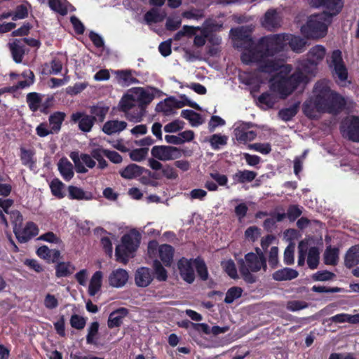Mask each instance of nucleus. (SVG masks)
Returning a JSON list of instances; mask_svg holds the SVG:
<instances>
[{
	"instance_id": "obj_61",
	"label": "nucleus",
	"mask_w": 359,
	"mask_h": 359,
	"mask_svg": "<svg viewBox=\"0 0 359 359\" xmlns=\"http://www.w3.org/2000/svg\"><path fill=\"white\" fill-rule=\"evenodd\" d=\"M334 276V273L328 271H318L313 275V279L316 281H327Z\"/></svg>"
},
{
	"instance_id": "obj_21",
	"label": "nucleus",
	"mask_w": 359,
	"mask_h": 359,
	"mask_svg": "<svg viewBox=\"0 0 359 359\" xmlns=\"http://www.w3.org/2000/svg\"><path fill=\"white\" fill-rule=\"evenodd\" d=\"M111 73L115 76L116 82L121 86H128L137 82L130 70H111Z\"/></svg>"
},
{
	"instance_id": "obj_25",
	"label": "nucleus",
	"mask_w": 359,
	"mask_h": 359,
	"mask_svg": "<svg viewBox=\"0 0 359 359\" xmlns=\"http://www.w3.org/2000/svg\"><path fill=\"white\" fill-rule=\"evenodd\" d=\"M299 275L297 271L290 268H283L276 271L272 278L276 281H287L296 278Z\"/></svg>"
},
{
	"instance_id": "obj_5",
	"label": "nucleus",
	"mask_w": 359,
	"mask_h": 359,
	"mask_svg": "<svg viewBox=\"0 0 359 359\" xmlns=\"http://www.w3.org/2000/svg\"><path fill=\"white\" fill-rule=\"evenodd\" d=\"M326 50L321 45H316L309 51L307 59L299 62L295 72L292 75H297V78L305 79L299 83L300 87L306 85L310 78L314 76L317 72V65L324 59Z\"/></svg>"
},
{
	"instance_id": "obj_12",
	"label": "nucleus",
	"mask_w": 359,
	"mask_h": 359,
	"mask_svg": "<svg viewBox=\"0 0 359 359\" xmlns=\"http://www.w3.org/2000/svg\"><path fill=\"white\" fill-rule=\"evenodd\" d=\"M180 277L186 283L191 284L195 280L194 259L182 258L177 264Z\"/></svg>"
},
{
	"instance_id": "obj_46",
	"label": "nucleus",
	"mask_w": 359,
	"mask_h": 359,
	"mask_svg": "<svg viewBox=\"0 0 359 359\" xmlns=\"http://www.w3.org/2000/svg\"><path fill=\"white\" fill-rule=\"evenodd\" d=\"M64 187L65 184L58 179L52 180L50 184V188L53 195L58 198H62L65 196V193L63 191Z\"/></svg>"
},
{
	"instance_id": "obj_49",
	"label": "nucleus",
	"mask_w": 359,
	"mask_h": 359,
	"mask_svg": "<svg viewBox=\"0 0 359 359\" xmlns=\"http://www.w3.org/2000/svg\"><path fill=\"white\" fill-rule=\"evenodd\" d=\"M242 289L239 287H233L228 290L226 294L224 302L227 304L232 303L234 300L239 298L242 294Z\"/></svg>"
},
{
	"instance_id": "obj_32",
	"label": "nucleus",
	"mask_w": 359,
	"mask_h": 359,
	"mask_svg": "<svg viewBox=\"0 0 359 359\" xmlns=\"http://www.w3.org/2000/svg\"><path fill=\"white\" fill-rule=\"evenodd\" d=\"M359 263V245L351 247L346 254L345 264L351 268Z\"/></svg>"
},
{
	"instance_id": "obj_10",
	"label": "nucleus",
	"mask_w": 359,
	"mask_h": 359,
	"mask_svg": "<svg viewBox=\"0 0 359 359\" xmlns=\"http://www.w3.org/2000/svg\"><path fill=\"white\" fill-rule=\"evenodd\" d=\"M329 65L337 82L344 85L343 83L346 82L347 79L348 72L343 62L341 51L336 50L332 52Z\"/></svg>"
},
{
	"instance_id": "obj_42",
	"label": "nucleus",
	"mask_w": 359,
	"mask_h": 359,
	"mask_svg": "<svg viewBox=\"0 0 359 359\" xmlns=\"http://www.w3.org/2000/svg\"><path fill=\"white\" fill-rule=\"evenodd\" d=\"M339 257V251L336 248L328 247L324 253V262L326 264L335 265Z\"/></svg>"
},
{
	"instance_id": "obj_23",
	"label": "nucleus",
	"mask_w": 359,
	"mask_h": 359,
	"mask_svg": "<svg viewBox=\"0 0 359 359\" xmlns=\"http://www.w3.org/2000/svg\"><path fill=\"white\" fill-rule=\"evenodd\" d=\"M181 156L180 150L171 146H158V160L170 161Z\"/></svg>"
},
{
	"instance_id": "obj_13",
	"label": "nucleus",
	"mask_w": 359,
	"mask_h": 359,
	"mask_svg": "<svg viewBox=\"0 0 359 359\" xmlns=\"http://www.w3.org/2000/svg\"><path fill=\"white\" fill-rule=\"evenodd\" d=\"M70 158L75 165L76 171L79 173H86L88 171L85 165L88 168H93L95 166V161L88 154L72 152Z\"/></svg>"
},
{
	"instance_id": "obj_62",
	"label": "nucleus",
	"mask_w": 359,
	"mask_h": 359,
	"mask_svg": "<svg viewBox=\"0 0 359 359\" xmlns=\"http://www.w3.org/2000/svg\"><path fill=\"white\" fill-rule=\"evenodd\" d=\"M225 124V121L218 116H212L209 121L208 127L210 132H213L218 126Z\"/></svg>"
},
{
	"instance_id": "obj_58",
	"label": "nucleus",
	"mask_w": 359,
	"mask_h": 359,
	"mask_svg": "<svg viewBox=\"0 0 359 359\" xmlns=\"http://www.w3.org/2000/svg\"><path fill=\"white\" fill-rule=\"evenodd\" d=\"M294 245L290 243L284 252V262L285 264L290 265L294 263Z\"/></svg>"
},
{
	"instance_id": "obj_38",
	"label": "nucleus",
	"mask_w": 359,
	"mask_h": 359,
	"mask_svg": "<svg viewBox=\"0 0 359 359\" xmlns=\"http://www.w3.org/2000/svg\"><path fill=\"white\" fill-rule=\"evenodd\" d=\"M74 269L70 262H59L55 266V275L58 278L66 277L72 274Z\"/></svg>"
},
{
	"instance_id": "obj_19",
	"label": "nucleus",
	"mask_w": 359,
	"mask_h": 359,
	"mask_svg": "<svg viewBox=\"0 0 359 359\" xmlns=\"http://www.w3.org/2000/svg\"><path fill=\"white\" fill-rule=\"evenodd\" d=\"M153 280L151 270L147 267L138 269L135 273V282L138 287H147Z\"/></svg>"
},
{
	"instance_id": "obj_52",
	"label": "nucleus",
	"mask_w": 359,
	"mask_h": 359,
	"mask_svg": "<svg viewBox=\"0 0 359 359\" xmlns=\"http://www.w3.org/2000/svg\"><path fill=\"white\" fill-rule=\"evenodd\" d=\"M22 76L25 79L24 81H20L18 83L16 88H25L34 83V75L32 71H25L22 74Z\"/></svg>"
},
{
	"instance_id": "obj_44",
	"label": "nucleus",
	"mask_w": 359,
	"mask_h": 359,
	"mask_svg": "<svg viewBox=\"0 0 359 359\" xmlns=\"http://www.w3.org/2000/svg\"><path fill=\"white\" fill-rule=\"evenodd\" d=\"M319 250L317 248H311L309 250L307 264L311 269H315L319 263Z\"/></svg>"
},
{
	"instance_id": "obj_51",
	"label": "nucleus",
	"mask_w": 359,
	"mask_h": 359,
	"mask_svg": "<svg viewBox=\"0 0 359 359\" xmlns=\"http://www.w3.org/2000/svg\"><path fill=\"white\" fill-rule=\"evenodd\" d=\"M149 149L144 147L140 149H135L130 152V157L134 161H141L148 154Z\"/></svg>"
},
{
	"instance_id": "obj_17",
	"label": "nucleus",
	"mask_w": 359,
	"mask_h": 359,
	"mask_svg": "<svg viewBox=\"0 0 359 359\" xmlns=\"http://www.w3.org/2000/svg\"><path fill=\"white\" fill-rule=\"evenodd\" d=\"M262 25L266 29L272 30L280 26L281 18L275 9H269L262 20Z\"/></svg>"
},
{
	"instance_id": "obj_64",
	"label": "nucleus",
	"mask_w": 359,
	"mask_h": 359,
	"mask_svg": "<svg viewBox=\"0 0 359 359\" xmlns=\"http://www.w3.org/2000/svg\"><path fill=\"white\" fill-rule=\"evenodd\" d=\"M245 236L248 239L255 241L260 236V229L256 226H250L246 229Z\"/></svg>"
},
{
	"instance_id": "obj_20",
	"label": "nucleus",
	"mask_w": 359,
	"mask_h": 359,
	"mask_svg": "<svg viewBox=\"0 0 359 359\" xmlns=\"http://www.w3.org/2000/svg\"><path fill=\"white\" fill-rule=\"evenodd\" d=\"M72 120L78 122L79 129L83 132L90 131L94 124L93 117L79 112L72 115Z\"/></svg>"
},
{
	"instance_id": "obj_16",
	"label": "nucleus",
	"mask_w": 359,
	"mask_h": 359,
	"mask_svg": "<svg viewBox=\"0 0 359 359\" xmlns=\"http://www.w3.org/2000/svg\"><path fill=\"white\" fill-rule=\"evenodd\" d=\"M129 274L126 269H117L111 271L109 276V284L114 287H122L128 282Z\"/></svg>"
},
{
	"instance_id": "obj_11",
	"label": "nucleus",
	"mask_w": 359,
	"mask_h": 359,
	"mask_svg": "<svg viewBox=\"0 0 359 359\" xmlns=\"http://www.w3.org/2000/svg\"><path fill=\"white\" fill-rule=\"evenodd\" d=\"M343 136L359 142V116H348L341 126Z\"/></svg>"
},
{
	"instance_id": "obj_60",
	"label": "nucleus",
	"mask_w": 359,
	"mask_h": 359,
	"mask_svg": "<svg viewBox=\"0 0 359 359\" xmlns=\"http://www.w3.org/2000/svg\"><path fill=\"white\" fill-rule=\"evenodd\" d=\"M308 306V304L302 301H290L287 304V309L290 311H297Z\"/></svg>"
},
{
	"instance_id": "obj_56",
	"label": "nucleus",
	"mask_w": 359,
	"mask_h": 359,
	"mask_svg": "<svg viewBox=\"0 0 359 359\" xmlns=\"http://www.w3.org/2000/svg\"><path fill=\"white\" fill-rule=\"evenodd\" d=\"M99 329V323L93 322L88 328V333L86 337L87 343L89 344H95V337L96 336Z\"/></svg>"
},
{
	"instance_id": "obj_33",
	"label": "nucleus",
	"mask_w": 359,
	"mask_h": 359,
	"mask_svg": "<svg viewBox=\"0 0 359 359\" xmlns=\"http://www.w3.org/2000/svg\"><path fill=\"white\" fill-rule=\"evenodd\" d=\"M257 176L254 171L244 170H238L233 175V180L235 183H245L252 182Z\"/></svg>"
},
{
	"instance_id": "obj_41",
	"label": "nucleus",
	"mask_w": 359,
	"mask_h": 359,
	"mask_svg": "<svg viewBox=\"0 0 359 359\" xmlns=\"http://www.w3.org/2000/svg\"><path fill=\"white\" fill-rule=\"evenodd\" d=\"M51 10L65 15L68 12V4L65 0H48Z\"/></svg>"
},
{
	"instance_id": "obj_59",
	"label": "nucleus",
	"mask_w": 359,
	"mask_h": 359,
	"mask_svg": "<svg viewBox=\"0 0 359 359\" xmlns=\"http://www.w3.org/2000/svg\"><path fill=\"white\" fill-rule=\"evenodd\" d=\"M308 151L305 150L304 153L299 156H297L294 160V172L296 175H299L302 170L303 162L306 158Z\"/></svg>"
},
{
	"instance_id": "obj_22",
	"label": "nucleus",
	"mask_w": 359,
	"mask_h": 359,
	"mask_svg": "<svg viewBox=\"0 0 359 359\" xmlns=\"http://www.w3.org/2000/svg\"><path fill=\"white\" fill-rule=\"evenodd\" d=\"M247 124L242 123L234 129V135L237 141L245 144L255 139L257 134L252 130L246 129Z\"/></svg>"
},
{
	"instance_id": "obj_48",
	"label": "nucleus",
	"mask_w": 359,
	"mask_h": 359,
	"mask_svg": "<svg viewBox=\"0 0 359 359\" xmlns=\"http://www.w3.org/2000/svg\"><path fill=\"white\" fill-rule=\"evenodd\" d=\"M196 269L197 273L203 280H206L208 278V272L205 262L200 259H194V269Z\"/></svg>"
},
{
	"instance_id": "obj_26",
	"label": "nucleus",
	"mask_w": 359,
	"mask_h": 359,
	"mask_svg": "<svg viewBox=\"0 0 359 359\" xmlns=\"http://www.w3.org/2000/svg\"><path fill=\"white\" fill-rule=\"evenodd\" d=\"M57 167L65 180L69 181L74 177L73 165L67 158H61L57 163Z\"/></svg>"
},
{
	"instance_id": "obj_27",
	"label": "nucleus",
	"mask_w": 359,
	"mask_h": 359,
	"mask_svg": "<svg viewBox=\"0 0 359 359\" xmlns=\"http://www.w3.org/2000/svg\"><path fill=\"white\" fill-rule=\"evenodd\" d=\"M102 278L103 273L102 271H97L93 273L88 285V294L90 296H95L100 290Z\"/></svg>"
},
{
	"instance_id": "obj_24",
	"label": "nucleus",
	"mask_w": 359,
	"mask_h": 359,
	"mask_svg": "<svg viewBox=\"0 0 359 359\" xmlns=\"http://www.w3.org/2000/svg\"><path fill=\"white\" fill-rule=\"evenodd\" d=\"M127 125V123L124 121L110 120L103 125L102 131L105 134L111 135L123 131L126 128Z\"/></svg>"
},
{
	"instance_id": "obj_45",
	"label": "nucleus",
	"mask_w": 359,
	"mask_h": 359,
	"mask_svg": "<svg viewBox=\"0 0 359 359\" xmlns=\"http://www.w3.org/2000/svg\"><path fill=\"white\" fill-rule=\"evenodd\" d=\"M222 267L224 271L231 278H238V272L236 267V264L234 262L229 259H226L222 262Z\"/></svg>"
},
{
	"instance_id": "obj_28",
	"label": "nucleus",
	"mask_w": 359,
	"mask_h": 359,
	"mask_svg": "<svg viewBox=\"0 0 359 359\" xmlns=\"http://www.w3.org/2000/svg\"><path fill=\"white\" fill-rule=\"evenodd\" d=\"M174 249L170 245H161L158 247V258L165 266H170L172 262Z\"/></svg>"
},
{
	"instance_id": "obj_30",
	"label": "nucleus",
	"mask_w": 359,
	"mask_h": 359,
	"mask_svg": "<svg viewBox=\"0 0 359 359\" xmlns=\"http://www.w3.org/2000/svg\"><path fill=\"white\" fill-rule=\"evenodd\" d=\"M143 172V168L137 164H130L123 170H120V175L122 177L131 180L139 177Z\"/></svg>"
},
{
	"instance_id": "obj_8",
	"label": "nucleus",
	"mask_w": 359,
	"mask_h": 359,
	"mask_svg": "<svg viewBox=\"0 0 359 359\" xmlns=\"http://www.w3.org/2000/svg\"><path fill=\"white\" fill-rule=\"evenodd\" d=\"M331 21L330 18L326 13L311 15L306 25L302 27L301 32L306 38H322L326 35L328 25Z\"/></svg>"
},
{
	"instance_id": "obj_14",
	"label": "nucleus",
	"mask_w": 359,
	"mask_h": 359,
	"mask_svg": "<svg viewBox=\"0 0 359 359\" xmlns=\"http://www.w3.org/2000/svg\"><path fill=\"white\" fill-rule=\"evenodd\" d=\"M13 231L17 239L20 243H26L39 233L38 226L32 222L26 223L22 228L15 226Z\"/></svg>"
},
{
	"instance_id": "obj_18",
	"label": "nucleus",
	"mask_w": 359,
	"mask_h": 359,
	"mask_svg": "<svg viewBox=\"0 0 359 359\" xmlns=\"http://www.w3.org/2000/svg\"><path fill=\"white\" fill-rule=\"evenodd\" d=\"M128 314L127 309L121 307L111 312L108 318L107 325L110 329L120 327Z\"/></svg>"
},
{
	"instance_id": "obj_37",
	"label": "nucleus",
	"mask_w": 359,
	"mask_h": 359,
	"mask_svg": "<svg viewBox=\"0 0 359 359\" xmlns=\"http://www.w3.org/2000/svg\"><path fill=\"white\" fill-rule=\"evenodd\" d=\"M20 156L22 163L24 165L27 166L31 169L34 166L35 159L34 150L21 147Z\"/></svg>"
},
{
	"instance_id": "obj_9",
	"label": "nucleus",
	"mask_w": 359,
	"mask_h": 359,
	"mask_svg": "<svg viewBox=\"0 0 359 359\" xmlns=\"http://www.w3.org/2000/svg\"><path fill=\"white\" fill-rule=\"evenodd\" d=\"M186 105L200 109L199 106L196 102L189 101L184 97H182L180 99L170 97L158 102V111H162L165 115H171L175 113L176 109L182 108Z\"/></svg>"
},
{
	"instance_id": "obj_15",
	"label": "nucleus",
	"mask_w": 359,
	"mask_h": 359,
	"mask_svg": "<svg viewBox=\"0 0 359 359\" xmlns=\"http://www.w3.org/2000/svg\"><path fill=\"white\" fill-rule=\"evenodd\" d=\"M318 2V6H322L325 8L324 12L322 13H326L330 18L337 15L343 8L344 1L343 0H317Z\"/></svg>"
},
{
	"instance_id": "obj_43",
	"label": "nucleus",
	"mask_w": 359,
	"mask_h": 359,
	"mask_svg": "<svg viewBox=\"0 0 359 359\" xmlns=\"http://www.w3.org/2000/svg\"><path fill=\"white\" fill-rule=\"evenodd\" d=\"M144 20L145 23L150 27L151 30L156 32V23H157V9L153 8L144 15Z\"/></svg>"
},
{
	"instance_id": "obj_55",
	"label": "nucleus",
	"mask_w": 359,
	"mask_h": 359,
	"mask_svg": "<svg viewBox=\"0 0 359 359\" xmlns=\"http://www.w3.org/2000/svg\"><path fill=\"white\" fill-rule=\"evenodd\" d=\"M248 148L262 154H268L271 151V145L269 143H255L250 144Z\"/></svg>"
},
{
	"instance_id": "obj_39",
	"label": "nucleus",
	"mask_w": 359,
	"mask_h": 359,
	"mask_svg": "<svg viewBox=\"0 0 359 359\" xmlns=\"http://www.w3.org/2000/svg\"><path fill=\"white\" fill-rule=\"evenodd\" d=\"M65 118V114L55 112L49 117V125L52 132L57 133L61 128V124Z\"/></svg>"
},
{
	"instance_id": "obj_40",
	"label": "nucleus",
	"mask_w": 359,
	"mask_h": 359,
	"mask_svg": "<svg viewBox=\"0 0 359 359\" xmlns=\"http://www.w3.org/2000/svg\"><path fill=\"white\" fill-rule=\"evenodd\" d=\"M228 137L222 134H214L210 137L208 142L211 147L215 150L220 149L227 143Z\"/></svg>"
},
{
	"instance_id": "obj_36",
	"label": "nucleus",
	"mask_w": 359,
	"mask_h": 359,
	"mask_svg": "<svg viewBox=\"0 0 359 359\" xmlns=\"http://www.w3.org/2000/svg\"><path fill=\"white\" fill-rule=\"evenodd\" d=\"M146 260L147 263L152 264L155 270H157V241H151L149 243Z\"/></svg>"
},
{
	"instance_id": "obj_1",
	"label": "nucleus",
	"mask_w": 359,
	"mask_h": 359,
	"mask_svg": "<svg viewBox=\"0 0 359 359\" xmlns=\"http://www.w3.org/2000/svg\"><path fill=\"white\" fill-rule=\"evenodd\" d=\"M241 60L246 65H255L257 71L248 84L271 82L269 90L262 93L257 98V104L264 110L272 108L280 100L285 99L295 89L300 87L299 83L305 79H297V75H290L291 65L280 63L271 64L263 56L256 55L252 51H243Z\"/></svg>"
},
{
	"instance_id": "obj_6",
	"label": "nucleus",
	"mask_w": 359,
	"mask_h": 359,
	"mask_svg": "<svg viewBox=\"0 0 359 359\" xmlns=\"http://www.w3.org/2000/svg\"><path fill=\"white\" fill-rule=\"evenodd\" d=\"M240 272L243 279L248 283H255L256 277L252 273H256L262 269L266 270V262L265 257L259 249L256 252H249L245 255V259L238 260Z\"/></svg>"
},
{
	"instance_id": "obj_53",
	"label": "nucleus",
	"mask_w": 359,
	"mask_h": 359,
	"mask_svg": "<svg viewBox=\"0 0 359 359\" xmlns=\"http://www.w3.org/2000/svg\"><path fill=\"white\" fill-rule=\"evenodd\" d=\"M27 101L32 111H36L40 105V97L36 93H30L27 96Z\"/></svg>"
},
{
	"instance_id": "obj_7",
	"label": "nucleus",
	"mask_w": 359,
	"mask_h": 359,
	"mask_svg": "<svg viewBox=\"0 0 359 359\" xmlns=\"http://www.w3.org/2000/svg\"><path fill=\"white\" fill-rule=\"evenodd\" d=\"M141 241V235L135 229L130 230L125 233L115 249L116 260L126 264L128 259L134 256L135 252L138 249Z\"/></svg>"
},
{
	"instance_id": "obj_29",
	"label": "nucleus",
	"mask_w": 359,
	"mask_h": 359,
	"mask_svg": "<svg viewBox=\"0 0 359 359\" xmlns=\"http://www.w3.org/2000/svg\"><path fill=\"white\" fill-rule=\"evenodd\" d=\"M24 43L25 40L20 39L15 40L9 44L13 58L17 63L22 62L25 53Z\"/></svg>"
},
{
	"instance_id": "obj_3",
	"label": "nucleus",
	"mask_w": 359,
	"mask_h": 359,
	"mask_svg": "<svg viewBox=\"0 0 359 359\" xmlns=\"http://www.w3.org/2000/svg\"><path fill=\"white\" fill-rule=\"evenodd\" d=\"M348 102L331 90L328 81L322 80L316 83L313 96L304 102L303 111L306 116L315 118L318 113H337Z\"/></svg>"
},
{
	"instance_id": "obj_50",
	"label": "nucleus",
	"mask_w": 359,
	"mask_h": 359,
	"mask_svg": "<svg viewBox=\"0 0 359 359\" xmlns=\"http://www.w3.org/2000/svg\"><path fill=\"white\" fill-rule=\"evenodd\" d=\"M297 108L295 106H292L288 108L283 109L280 110L278 113L279 117L284 121H288L291 120L297 114Z\"/></svg>"
},
{
	"instance_id": "obj_35",
	"label": "nucleus",
	"mask_w": 359,
	"mask_h": 359,
	"mask_svg": "<svg viewBox=\"0 0 359 359\" xmlns=\"http://www.w3.org/2000/svg\"><path fill=\"white\" fill-rule=\"evenodd\" d=\"M330 320L335 323H349L351 324L359 323V313L350 315L348 313H339L332 316Z\"/></svg>"
},
{
	"instance_id": "obj_47",
	"label": "nucleus",
	"mask_w": 359,
	"mask_h": 359,
	"mask_svg": "<svg viewBox=\"0 0 359 359\" xmlns=\"http://www.w3.org/2000/svg\"><path fill=\"white\" fill-rule=\"evenodd\" d=\"M108 111L109 107L104 105H96L90 109V113L94 116V119L97 118L100 121H104Z\"/></svg>"
},
{
	"instance_id": "obj_57",
	"label": "nucleus",
	"mask_w": 359,
	"mask_h": 359,
	"mask_svg": "<svg viewBox=\"0 0 359 359\" xmlns=\"http://www.w3.org/2000/svg\"><path fill=\"white\" fill-rule=\"evenodd\" d=\"M142 183L156 187L157 184V177L156 173H151L149 170H146L145 174L141 178Z\"/></svg>"
},
{
	"instance_id": "obj_63",
	"label": "nucleus",
	"mask_w": 359,
	"mask_h": 359,
	"mask_svg": "<svg viewBox=\"0 0 359 359\" xmlns=\"http://www.w3.org/2000/svg\"><path fill=\"white\" fill-rule=\"evenodd\" d=\"M38 240L56 244L61 243V241L59 238V237H57L54 233L50 231L40 236L38 238Z\"/></svg>"
},
{
	"instance_id": "obj_34",
	"label": "nucleus",
	"mask_w": 359,
	"mask_h": 359,
	"mask_svg": "<svg viewBox=\"0 0 359 359\" xmlns=\"http://www.w3.org/2000/svg\"><path fill=\"white\" fill-rule=\"evenodd\" d=\"M181 116L188 120L193 127H197L203 123L201 115L193 110L184 109L181 111Z\"/></svg>"
},
{
	"instance_id": "obj_31",
	"label": "nucleus",
	"mask_w": 359,
	"mask_h": 359,
	"mask_svg": "<svg viewBox=\"0 0 359 359\" xmlns=\"http://www.w3.org/2000/svg\"><path fill=\"white\" fill-rule=\"evenodd\" d=\"M68 192L70 199L90 201L93 198V194L90 192L85 191L75 186H69Z\"/></svg>"
},
{
	"instance_id": "obj_54",
	"label": "nucleus",
	"mask_w": 359,
	"mask_h": 359,
	"mask_svg": "<svg viewBox=\"0 0 359 359\" xmlns=\"http://www.w3.org/2000/svg\"><path fill=\"white\" fill-rule=\"evenodd\" d=\"M184 122L180 120H175L164 126L166 133H176L184 127Z\"/></svg>"
},
{
	"instance_id": "obj_2",
	"label": "nucleus",
	"mask_w": 359,
	"mask_h": 359,
	"mask_svg": "<svg viewBox=\"0 0 359 359\" xmlns=\"http://www.w3.org/2000/svg\"><path fill=\"white\" fill-rule=\"evenodd\" d=\"M250 29L248 27L231 29L230 36L233 45L243 48V51H252L256 55L264 57L271 64H285L283 60H277L275 55L283 51L287 45L296 53L304 50L306 41L299 36L290 34H270L255 42L250 38Z\"/></svg>"
},
{
	"instance_id": "obj_4",
	"label": "nucleus",
	"mask_w": 359,
	"mask_h": 359,
	"mask_svg": "<svg viewBox=\"0 0 359 359\" xmlns=\"http://www.w3.org/2000/svg\"><path fill=\"white\" fill-rule=\"evenodd\" d=\"M154 99L153 93L144 88H132L121 97L118 103L119 110L131 122L138 123L145 114V107Z\"/></svg>"
}]
</instances>
